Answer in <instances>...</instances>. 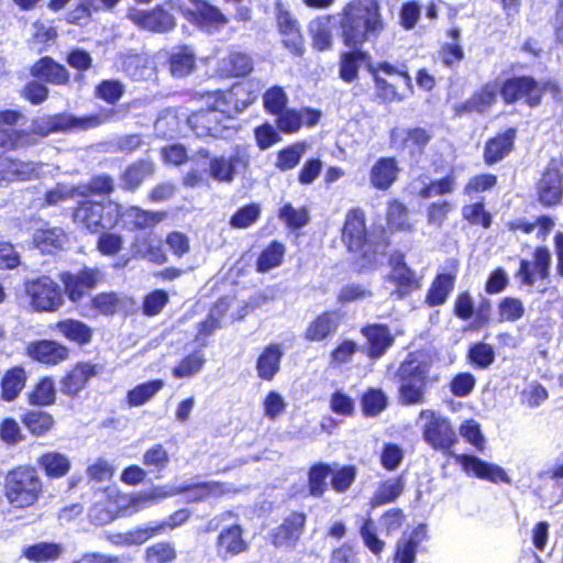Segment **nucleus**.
<instances>
[{
	"mask_svg": "<svg viewBox=\"0 0 563 563\" xmlns=\"http://www.w3.org/2000/svg\"><path fill=\"white\" fill-rule=\"evenodd\" d=\"M332 468L327 463H316L308 472V490L309 495L320 498L328 488L327 478L331 475Z\"/></svg>",
	"mask_w": 563,
	"mask_h": 563,
	"instance_id": "obj_45",
	"label": "nucleus"
},
{
	"mask_svg": "<svg viewBox=\"0 0 563 563\" xmlns=\"http://www.w3.org/2000/svg\"><path fill=\"white\" fill-rule=\"evenodd\" d=\"M26 382V373L23 367L15 366L8 369L1 380V397L5 401H12L22 391Z\"/></svg>",
	"mask_w": 563,
	"mask_h": 563,
	"instance_id": "obj_40",
	"label": "nucleus"
},
{
	"mask_svg": "<svg viewBox=\"0 0 563 563\" xmlns=\"http://www.w3.org/2000/svg\"><path fill=\"white\" fill-rule=\"evenodd\" d=\"M35 246L43 253H54L63 250L67 243V235L62 228L38 230L33 238Z\"/></svg>",
	"mask_w": 563,
	"mask_h": 563,
	"instance_id": "obj_37",
	"label": "nucleus"
},
{
	"mask_svg": "<svg viewBox=\"0 0 563 563\" xmlns=\"http://www.w3.org/2000/svg\"><path fill=\"white\" fill-rule=\"evenodd\" d=\"M339 324L340 319L336 312H323L309 322L303 336L309 342L323 341L336 332Z\"/></svg>",
	"mask_w": 563,
	"mask_h": 563,
	"instance_id": "obj_25",
	"label": "nucleus"
},
{
	"mask_svg": "<svg viewBox=\"0 0 563 563\" xmlns=\"http://www.w3.org/2000/svg\"><path fill=\"white\" fill-rule=\"evenodd\" d=\"M250 156L244 150L236 148L229 156H214L209 163V173L212 179L219 183L230 184L240 170L249 166Z\"/></svg>",
	"mask_w": 563,
	"mask_h": 563,
	"instance_id": "obj_13",
	"label": "nucleus"
},
{
	"mask_svg": "<svg viewBox=\"0 0 563 563\" xmlns=\"http://www.w3.org/2000/svg\"><path fill=\"white\" fill-rule=\"evenodd\" d=\"M29 354L44 364H57L68 357V349L55 341L42 340L29 346Z\"/></svg>",
	"mask_w": 563,
	"mask_h": 563,
	"instance_id": "obj_27",
	"label": "nucleus"
},
{
	"mask_svg": "<svg viewBox=\"0 0 563 563\" xmlns=\"http://www.w3.org/2000/svg\"><path fill=\"white\" fill-rule=\"evenodd\" d=\"M278 218L290 230H299L310 221V211L306 206L295 208L291 203H285L278 211Z\"/></svg>",
	"mask_w": 563,
	"mask_h": 563,
	"instance_id": "obj_48",
	"label": "nucleus"
},
{
	"mask_svg": "<svg viewBox=\"0 0 563 563\" xmlns=\"http://www.w3.org/2000/svg\"><path fill=\"white\" fill-rule=\"evenodd\" d=\"M456 462L461 465L464 472L472 474L477 478L486 479L495 484L511 483L510 477L501 466L486 462L476 455L461 454L456 456Z\"/></svg>",
	"mask_w": 563,
	"mask_h": 563,
	"instance_id": "obj_16",
	"label": "nucleus"
},
{
	"mask_svg": "<svg viewBox=\"0 0 563 563\" xmlns=\"http://www.w3.org/2000/svg\"><path fill=\"white\" fill-rule=\"evenodd\" d=\"M167 5L181 13L189 22L201 27H218L228 23V19L221 10L205 0H169Z\"/></svg>",
	"mask_w": 563,
	"mask_h": 563,
	"instance_id": "obj_8",
	"label": "nucleus"
},
{
	"mask_svg": "<svg viewBox=\"0 0 563 563\" xmlns=\"http://www.w3.org/2000/svg\"><path fill=\"white\" fill-rule=\"evenodd\" d=\"M154 174V164L148 159H140L129 165L121 175V187L125 190H135L141 184Z\"/></svg>",
	"mask_w": 563,
	"mask_h": 563,
	"instance_id": "obj_33",
	"label": "nucleus"
},
{
	"mask_svg": "<svg viewBox=\"0 0 563 563\" xmlns=\"http://www.w3.org/2000/svg\"><path fill=\"white\" fill-rule=\"evenodd\" d=\"M56 329L67 339L81 344L88 343L92 336L90 328L79 320L67 319L59 321L56 324Z\"/></svg>",
	"mask_w": 563,
	"mask_h": 563,
	"instance_id": "obj_49",
	"label": "nucleus"
},
{
	"mask_svg": "<svg viewBox=\"0 0 563 563\" xmlns=\"http://www.w3.org/2000/svg\"><path fill=\"white\" fill-rule=\"evenodd\" d=\"M404 488L402 476L388 478L378 485L373 496V504L380 506L393 503L402 494Z\"/></svg>",
	"mask_w": 563,
	"mask_h": 563,
	"instance_id": "obj_47",
	"label": "nucleus"
},
{
	"mask_svg": "<svg viewBox=\"0 0 563 563\" xmlns=\"http://www.w3.org/2000/svg\"><path fill=\"white\" fill-rule=\"evenodd\" d=\"M260 216V206L257 203H249L235 211L230 219V225L235 229H246L255 223Z\"/></svg>",
	"mask_w": 563,
	"mask_h": 563,
	"instance_id": "obj_60",
	"label": "nucleus"
},
{
	"mask_svg": "<svg viewBox=\"0 0 563 563\" xmlns=\"http://www.w3.org/2000/svg\"><path fill=\"white\" fill-rule=\"evenodd\" d=\"M98 374L97 365L90 363L78 364L60 383V391L68 396H76L90 378Z\"/></svg>",
	"mask_w": 563,
	"mask_h": 563,
	"instance_id": "obj_26",
	"label": "nucleus"
},
{
	"mask_svg": "<svg viewBox=\"0 0 563 563\" xmlns=\"http://www.w3.org/2000/svg\"><path fill=\"white\" fill-rule=\"evenodd\" d=\"M499 88L496 82L486 84L467 101L457 106L456 113L462 115L465 112H485L496 101Z\"/></svg>",
	"mask_w": 563,
	"mask_h": 563,
	"instance_id": "obj_29",
	"label": "nucleus"
},
{
	"mask_svg": "<svg viewBox=\"0 0 563 563\" xmlns=\"http://www.w3.org/2000/svg\"><path fill=\"white\" fill-rule=\"evenodd\" d=\"M545 90L556 92L558 86L551 82L541 86L531 76H514L506 79L499 88L505 103L512 104L523 100L529 107L539 106Z\"/></svg>",
	"mask_w": 563,
	"mask_h": 563,
	"instance_id": "obj_7",
	"label": "nucleus"
},
{
	"mask_svg": "<svg viewBox=\"0 0 563 563\" xmlns=\"http://www.w3.org/2000/svg\"><path fill=\"white\" fill-rule=\"evenodd\" d=\"M42 492V481L33 467L20 466L5 477V497L14 508L32 506Z\"/></svg>",
	"mask_w": 563,
	"mask_h": 563,
	"instance_id": "obj_4",
	"label": "nucleus"
},
{
	"mask_svg": "<svg viewBox=\"0 0 563 563\" xmlns=\"http://www.w3.org/2000/svg\"><path fill=\"white\" fill-rule=\"evenodd\" d=\"M362 334L367 340V355L374 360L382 357L395 341L388 327L384 324L364 327Z\"/></svg>",
	"mask_w": 563,
	"mask_h": 563,
	"instance_id": "obj_23",
	"label": "nucleus"
},
{
	"mask_svg": "<svg viewBox=\"0 0 563 563\" xmlns=\"http://www.w3.org/2000/svg\"><path fill=\"white\" fill-rule=\"evenodd\" d=\"M516 137V130L508 129L504 133L489 140L485 146V162L487 164H495L506 157L514 147Z\"/></svg>",
	"mask_w": 563,
	"mask_h": 563,
	"instance_id": "obj_32",
	"label": "nucleus"
},
{
	"mask_svg": "<svg viewBox=\"0 0 563 563\" xmlns=\"http://www.w3.org/2000/svg\"><path fill=\"white\" fill-rule=\"evenodd\" d=\"M100 276L98 268L85 267L78 273L64 272L59 279L69 300L78 302L97 286Z\"/></svg>",
	"mask_w": 563,
	"mask_h": 563,
	"instance_id": "obj_12",
	"label": "nucleus"
},
{
	"mask_svg": "<svg viewBox=\"0 0 563 563\" xmlns=\"http://www.w3.org/2000/svg\"><path fill=\"white\" fill-rule=\"evenodd\" d=\"M169 462L168 452L162 444H155L143 455V464L152 472L163 471Z\"/></svg>",
	"mask_w": 563,
	"mask_h": 563,
	"instance_id": "obj_63",
	"label": "nucleus"
},
{
	"mask_svg": "<svg viewBox=\"0 0 563 563\" xmlns=\"http://www.w3.org/2000/svg\"><path fill=\"white\" fill-rule=\"evenodd\" d=\"M118 512L117 503L104 495L90 508L89 517L97 525H107L117 518Z\"/></svg>",
	"mask_w": 563,
	"mask_h": 563,
	"instance_id": "obj_51",
	"label": "nucleus"
},
{
	"mask_svg": "<svg viewBox=\"0 0 563 563\" xmlns=\"http://www.w3.org/2000/svg\"><path fill=\"white\" fill-rule=\"evenodd\" d=\"M176 559V550L169 542H157L146 549L147 563H169Z\"/></svg>",
	"mask_w": 563,
	"mask_h": 563,
	"instance_id": "obj_64",
	"label": "nucleus"
},
{
	"mask_svg": "<svg viewBox=\"0 0 563 563\" xmlns=\"http://www.w3.org/2000/svg\"><path fill=\"white\" fill-rule=\"evenodd\" d=\"M38 466L49 477H63L70 468L69 459L59 452H47L37 459Z\"/></svg>",
	"mask_w": 563,
	"mask_h": 563,
	"instance_id": "obj_43",
	"label": "nucleus"
},
{
	"mask_svg": "<svg viewBox=\"0 0 563 563\" xmlns=\"http://www.w3.org/2000/svg\"><path fill=\"white\" fill-rule=\"evenodd\" d=\"M164 387L162 379H152L136 385L126 394V404L130 407H141L155 397Z\"/></svg>",
	"mask_w": 563,
	"mask_h": 563,
	"instance_id": "obj_42",
	"label": "nucleus"
},
{
	"mask_svg": "<svg viewBox=\"0 0 563 563\" xmlns=\"http://www.w3.org/2000/svg\"><path fill=\"white\" fill-rule=\"evenodd\" d=\"M522 301L514 297H505L498 305V314L501 321L515 322L523 317Z\"/></svg>",
	"mask_w": 563,
	"mask_h": 563,
	"instance_id": "obj_61",
	"label": "nucleus"
},
{
	"mask_svg": "<svg viewBox=\"0 0 563 563\" xmlns=\"http://www.w3.org/2000/svg\"><path fill=\"white\" fill-rule=\"evenodd\" d=\"M124 90L120 80L104 79L96 86L95 95L107 103L114 104L122 98Z\"/></svg>",
	"mask_w": 563,
	"mask_h": 563,
	"instance_id": "obj_57",
	"label": "nucleus"
},
{
	"mask_svg": "<svg viewBox=\"0 0 563 563\" xmlns=\"http://www.w3.org/2000/svg\"><path fill=\"white\" fill-rule=\"evenodd\" d=\"M128 18L143 30L166 33L175 27V18L163 5L153 10L131 9Z\"/></svg>",
	"mask_w": 563,
	"mask_h": 563,
	"instance_id": "obj_15",
	"label": "nucleus"
},
{
	"mask_svg": "<svg viewBox=\"0 0 563 563\" xmlns=\"http://www.w3.org/2000/svg\"><path fill=\"white\" fill-rule=\"evenodd\" d=\"M25 291L36 310L54 311L64 302L59 286L48 276H41L25 283Z\"/></svg>",
	"mask_w": 563,
	"mask_h": 563,
	"instance_id": "obj_9",
	"label": "nucleus"
},
{
	"mask_svg": "<svg viewBox=\"0 0 563 563\" xmlns=\"http://www.w3.org/2000/svg\"><path fill=\"white\" fill-rule=\"evenodd\" d=\"M102 114H89L76 117L63 112L53 115H42L32 122V131L40 136H48L53 133H71L87 131L104 123Z\"/></svg>",
	"mask_w": 563,
	"mask_h": 563,
	"instance_id": "obj_5",
	"label": "nucleus"
},
{
	"mask_svg": "<svg viewBox=\"0 0 563 563\" xmlns=\"http://www.w3.org/2000/svg\"><path fill=\"white\" fill-rule=\"evenodd\" d=\"M366 56L367 55L361 51L343 53L340 62V77L346 82L355 80L358 75V69Z\"/></svg>",
	"mask_w": 563,
	"mask_h": 563,
	"instance_id": "obj_53",
	"label": "nucleus"
},
{
	"mask_svg": "<svg viewBox=\"0 0 563 563\" xmlns=\"http://www.w3.org/2000/svg\"><path fill=\"white\" fill-rule=\"evenodd\" d=\"M340 29L347 47L356 48L365 42L375 41L384 30L378 2L347 3L341 14Z\"/></svg>",
	"mask_w": 563,
	"mask_h": 563,
	"instance_id": "obj_2",
	"label": "nucleus"
},
{
	"mask_svg": "<svg viewBox=\"0 0 563 563\" xmlns=\"http://www.w3.org/2000/svg\"><path fill=\"white\" fill-rule=\"evenodd\" d=\"M263 101L266 111L276 115L286 109L288 97L282 87L274 86L266 90Z\"/></svg>",
	"mask_w": 563,
	"mask_h": 563,
	"instance_id": "obj_62",
	"label": "nucleus"
},
{
	"mask_svg": "<svg viewBox=\"0 0 563 563\" xmlns=\"http://www.w3.org/2000/svg\"><path fill=\"white\" fill-rule=\"evenodd\" d=\"M34 77L42 78L54 85H65L69 80V73L65 66L55 63L51 57H42L31 68Z\"/></svg>",
	"mask_w": 563,
	"mask_h": 563,
	"instance_id": "obj_31",
	"label": "nucleus"
},
{
	"mask_svg": "<svg viewBox=\"0 0 563 563\" xmlns=\"http://www.w3.org/2000/svg\"><path fill=\"white\" fill-rule=\"evenodd\" d=\"M63 553V547L56 542H37L22 549L25 559L36 563L57 560Z\"/></svg>",
	"mask_w": 563,
	"mask_h": 563,
	"instance_id": "obj_39",
	"label": "nucleus"
},
{
	"mask_svg": "<svg viewBox=\"0 0 563 563\" xmlns=\"http://www.w3.org/2000/svg\"><path fill=\"white\" fill-rule=\"evenodd\" d=\"M430 141V135L426 130L394 128L389 133L390 148L408 156L411 163H418L424 147Z\"/></svg>",
	"mask_w": 563,
	"mask_h": 563,
	"instance_id": "obj_10",
	"label": "nucleus"
},
{
	"mask_svg": "<svg viewBox=\"0 0 563 563\" xmlns=\"http://www.w3.org/2000/svg\"><path fill=\"white\" fill-rule=\"evenodd\" d=\"M195 65V54L188 46L177 48L169 57L170 73L178 78L188 76L194 70Z\"/></svg>",
	"mask_w": 563,
	"mask_h": 563,
	"instance_id": "obj_44",
	"label": "nucleus"
},
{
	"mask_svg": "<svg viewBox=\"0 0 563 563\" xmlns=\"http://www.w3.org/2000/svg\"><path fill=\"white\" fill-rule=\"evenodd\" d=\"M331 19V15H320L309 23L308 29L312 36L313 47L318 51H327L332 46Z\"/></svg>",
	"mask_w": 563,
	"mask_h": 563,
	"instance_id": "obj_41",
	"label": "nucleus"
},
{
	"mask_svg": "<svg viewBox=\"0 0 563 563\" xmlns=\"http://www.w3.org/2000/svg\"><path fill=\"white\" fill-rule=\"evenodd\" d=\"M462 217L471 225L488 229L492 225V214L485 210L483 202L466 205L462 208Z\"/></svg>",
	"mask_w": 563,
	"mask_h": 563,
	"instance_id": "obj_58",
	"label": "nucleus"
},
{
	"mask_svg": "<svg viewBox=\"0 0 563 563\" xmlns=\"http://www.w3.org/2000/svg\"><path fill=\"white\" fill-rule=\"evenodd\" d=\"M432 361L421 352L410 353L397 372L399 399L405 405H419L424 401L427 378Z\"/></svg>",
	"mask_w": 563,
	"mask_h": 563,
	"instance_id": "obj_3",
	"label": "nucleus"
},
{
	"mask_svg": "<svg viewBox=\"0 0 563 563\" xmlns=\"http://www.w3.org/2000/svg\"><path fill=\"white\" fill-rule=\"evenodd\" d=\"M418 423H421L422 439L433 450L450 453L457 443V434L445 416L431 409H422Z\"/></svg>",
	"mask_w": 563,
	"mask_h": 563,
	"instance_id": "obj_6",
	"label": "nucleus"
},
{
	"mask_svg": "<svg viewBox=\"0 0 563 563\" xmlns=\"http://www.w3.org/2000/svg\"><path fill=\"white\" fill-rule=\"evenodd\" d=\"M246 89L243 85H235L229 91H212L206 95V109L194 112L188 118V123L197 136H211L214 139H228L234 133L231 124L233 117L242 112L251 102L240 101L239 97L244 95Z\"/></svg>",
	"mask_w": 563,
	"mask_h": 563,
	"instance_id": "obj_1",
	"label": "nucleus"
},
{
	"mask_svg": "<svg viewBox=\"0 0 563 563\" xmlns=\"http://www.w3.org/2000/svg\"><path fill=\"white\" fill-rule=\"evenodd\" d=\"M342 241L351 252H364L367 245V231L364 212L356 208L346 213L342 229Z\"/></svg>",
	"mask_w": 563,
	"mask_h": 563,
	"instance_id": "obj_18",
	"label": "nucleus"
},
{
	"mask_svg": "<svg viewBox=\"0 0 563 563\" xmlns=\"http://www.w3.org/2000/svg\"><path fill=\"white\" fill-rule=\"evenodd\" d=\"M103 206L100 202H92L89 200L82 201L75 209L74 220L77 223L82 224L88 230L96 232L100 228H104L102 224L103 219Z\"/></svg>",
	"mask_w": 563,
	"mask_h": 563,
	"instance_id": "obj_35",
	"label": "nucleus"
},
{
	"mask_svg": "<svg viewBox=\"0 0 563 563\" xmlns=\"http://www.w3.org/2000/svg\"><path fill=\"white\" fill-rule=\"evenodd\" d=\"M305 152L303 143L291 144L278 152L275 166L282 172L290 170L299 164Z\"/></svg>",
	"mask_w": 563,
	"mask_h": 563,
	"instance_id": "obj_54",
	"label": "nucleus"
},
{
	"mask_svg": "<svg viewBox=\"0 0 563 563\" xmlns=\"http://www.w3.org/2000/svg\"><path fill=\"white\" fill-rule=\"evenodd\" d=\"M284 255L285 245L277 241L272 242L258 256L256 262L257 271L266 273L279 266L283 262Z\"/></svg>",
	"mask_w": 563,
	"mask_h": 563,
	"instance_id": "obj_50",
	"label": "nucleus"
},
{
	"mask_svg": "<svg viewBox=\"0 0 563 563\" xmlns=\"http://www.w3.org/2000/svg\"><path fill=\"white\" fill-rule=\"evenodd\" d=\"M284 352L279 344L267 345L258 355L256 361V372L260 378L272 380L280 369V361Z\"/></svg>",
	"mask_w": 563,
	"mask_h": 563,
	"instance_id": "obj_30",
	"label": "nucleus"
},
{
	"mask_svg": "<svg viewBox=\"0 0 563 563\" xmlns=\"http://www.w3.org/2000/svg\"><path fill=\"white\" fill-rule=\"evenodd\" d=\"M551 253L545 246H538L533 253V264L528 260H521L517 277L526 286L532 287L537 277L547 279L550 275Z\"/></svg>",
	"mask_w": 563,
	"mask_h": 563,
	"instance_id": "obj_19",
	"label": "nucleus"
},
{
	"mask_svg": "<svg viewBox=\"0 0 563 563\" xmlns=\"http://www.w3.org/2000/svg\"><path fill=\"white\" fill-rule=\"evenodd\" d=\"M496 358L494 347L485 342H476L472 344L467 352L470 363L479 369L488 368Z\"/></svg>",
	"mask_w": 563,
	"mask_h": 563,
	"instance_id": "obj_52",
	"label": "nucleus"
},
{
	"mask_svg": "<svg viewBox=\"0 0 563 563\" xmlns=\"http://www.w3.org/2000/svg\"><path fill=\"white\" fill-rule=\"evenodd\" d=\"M253 69L252 58L244 53L234 52L223 60V70L234 77H244Z\"/></svg>",
	"mask_w": 563,
	"mask_h": 563,
	"instance_id": "obj_55",
	"label": "nucleus"
},
{
	"mask_svg": "<svg viewBox=\"0 0 563 563\" xmlns=\"http://www.w3.org/2000/svg\"><path fill=\"white\" fill-rule=\"evenodd\" d=\"M122 220L124 225L130 229H146L161 222L162 217L139 207H130L122 213Z\"/></svg>",
	"mask_w": 563,
	"mask_h": 563,
	"instance_id": "obj_46",
	"label": "nucleus"
},
{
	"mask_svg": "<svg viewBox=\"0 0 563 563\" xmlns=\"http://www.w3.org/2000/svg\"><path fill=\"white\" fill-rule=\"evenodd\" d=\"M36 170L33 162H23L10 157H0V181L25 180Z\"/></svg>",
	"mask_w": 563,
	"mask_h": 563,
	"instance_id": "obj_34",
	"label": "nucleus"
},
{
	"mask_svg": "<svg viewBox=\"0 0 563 563\" xmlns=\"http://www.w3.org/2000/svg\"><path fill=\"white\" fill-rule=\"evenodd\" d=\"M399 167L396 158L380 157L369 172L371 185L378 190H387L396 181Z\"/></svg>",
	"mask_w": 563,
	"mask_h": 563,
	"instance_id": "obj_24",
	"label": "nucleus"
},
{
	"mask_svg": "<svg viewBox=\"0 0 563 563\" xmlns=\"http://www.w3.org/2000/svg\"><path fill=\"white\" fill-rule=\"evenodd\" d=\"M122 70L133 80H147L154 76L153 63L139 54L125 55L122 59Z\"/></svg>",
	"mask_w": 563,
	"mask_h": 563,
	"instance_id": "obj_36",
	"label": "nucleus"
},
{
	"mask_svg": "<svg viewBox=\"0 0 563 563\" xmlns=\"http://www.w3.org/2000/svg\"><path fill=\"white\" fill-rule=\"evenodd\" d=\"M305 523L306 515L303 512L290 514L278 527L272 530V543L276 548H295L302 534Z\"/></svg>",
	"mask_w": 563,
	"mask_h": 563,
	"instance_id": "obj_20",
	"label": "nucleus"
},
{
	"mask_svg": "<svg viewBox=\"0 0 563 563\" xmlns=\"http://www.w3.org/2000/svg\"><path fill=\"white\" fill-rule=\"evenodd\" d=\"M276 10L278 29L285 36L283 44L294 55L301 56L305 49L298 21L282 4H278Z\"/></svg>",
	"mask_w": 563,
	"mask_h": 563,
	"instance_id": "obj_22",
	"label": "nucleus"
},
{
	"mask_svg": "<svg viewBox=\"0 0 563 563\" xmlns=\"http://www.w3.org/2000/svg\"><path fill=\"white\" fill-rule=\"evenodd\" d=\"M249 543L243 538V529L240 525L223 528L216 542L217 554L221 560H230L246 552Z\"/></svg>",
	"mask_w": 563,
	"mask_h": 563,
	"instance_id": "obj_21",
	"label": "nucleus"
},
{
	"mask_svg": "<svg viewBox=\"0 0 563 563\" xmlns=\"http://www.w3.org/2000/svg\"><path fill=\"white\" fill-rule=\"evenodd\" d=\"M203 483L194 485H181L173 489L165 487H155L148 493H140L131 497L130 505L135 511L155 504L157 500L174 496L177 494H186L188 501L195 503L206 499V492Z\"/></svg>",
	"mask_w": 563,
	"mask_h": 563,
	"instance_id": "obj_11",
	"label": "nucleus"
},
{
	"mask_svg": "<svg viewBox=\"0 0 563 563\" xmlns=\"http://www.w3.org/2000/svg\"><path fill=\"white\" fill-rule=\"evenodd\" d=\"M455 284V276L445 273V274H439L434 280L432 282L427 297L426 302L430 307H437L443 305L450 292L453 290Z\"/></svg>",
	"mask_w": 563,
	"mask_h": 563,
	"instance_id": "obj_38",
	"label": "nucleus"
},
{
	"mask_svg": "<svg viewBox=\"0 0 563 563\" xmlns=\"http://www.w3.org/2000/svg\"><path fill=\"white\" fill-rule=\"evenodd\" d=\"M539 200L543 206L558 205L563 196V175L559 162L551 159L538 184Z\"/></svg>",
	"mask_w": 563,
	"mask_h": 563,
	"instance_id": "obj_17",
	"label": "nucleus"
},
{
	"mask_svg": "<svg viewBox=\"0 0 563 563\" xmlns=\"http://www.w3.org/2000/svg\"><path fill=\"white\" fill-rule=\"evenodd\" d=\"M206 362L201 351H196L183 358L177 366L173 368V375L176 378L191 377L198 374Z\"/></svg>",
	"mask_w": 563,
	"mask_h": 563,
	"instance_id": "obj_56",
	"label": "nucleus"
},
{
	"mask_svg": "<svg viewBox=\"0 0 563 563\" xmlns=\"http://www.w3.org/2000/svg\"><path fill=\"white\" fill-rule=\"evenodd\" d=\"M132 252L134 256L156 264H163L167 260L161 240L150 233H141L135 238Z\"/></svg>",
	"mask_w": 563,
	"mask_h": 563,
	"instance_id": "obj_28",
	"label": "nucleus"
},
{
	"mask_svg": "<svg viewBox=\"0 0 563 563\" xmlns=\"http://www.w3.org/2000/svg\"><path fill=\"white\" fill-rule=\"evenodd\" d=\"M391 271L388 280L395 286L394 295L402 299L421 287L416 273L405 263L404 255L394 254L389 258Z\"/></svg>",
	"mask_w": 563,
	"mask_h": 563,
	"instance_id": "obj_14",
	"label": "nucleus"
},
{
	"mask_svg": "<svg viewBox=\"0 0 563 563\" xmlns=\"http://www.w3.org/2000/svg\"><path fill=\"white\" fill-rule=\"evenodd\" d=\"M23 422L33 434L42 435L52 428L53 417L41 410H32L25 413Z\"/></svg>",
	"mask_w": 563,
	"mask_h": 563,
	"instance_id": "obj_59",
	"label": "nucleus"
}]
</instances>
